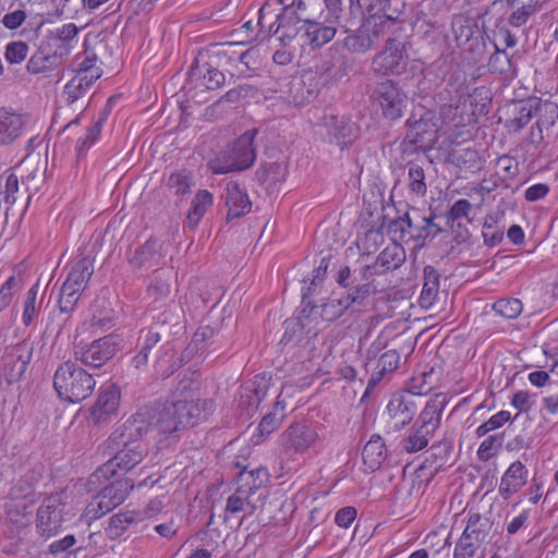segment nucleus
I'll return each instance as SVG.
<instances>
[{
	"label": "nucleus",
	"mask_w": 558,
	"mask_h": 558,
	"mask_svg": "<svg viewBox=\"0 0 558 558\" xmlns=\"http://www.w3.org/2000/svg\"><path fill=\"white\" fill-rule=\"evenodd\" d=\"M214 410L211 399L179 398L163 405L158 412L155 426L163 435H172L207 420Z\"/></svg>",
	"instance_id": "obj_1"
},
{
	"label": "nucleus",
	"mask_w": 558,
	"mask_h": 558,
	"mask_svg": "<svg viewBox=\"0 0 558 558\" xmlns=\"http://www.w3.org/2000/svg\"><path fill=\"white\" fill-rule=\"evenodd\" d=\"M96 386L93 375L74 361L59 364L53 375V389L69 403H78L92 396Z\"/></svg>",
	"instance_id": "obj_2"
},
{
	"label": "nucleus",
	"mask_w": 558,
	"mask_h": 558,
	"mask_svg": "<svg viewBox=\"0 0 558 558\" xmlns=\"http://www.w3.org/2000/svg\"><path fill=\"white\" fill-rule=\"evenodd\" d=\"M256 134V129L244 132L227 149L210 160L209 168L213 173L222 174L248 169L256 159L254 146Z\"/></svg>",
	"instance_id": "obj_3"
},
{
	"label": "nucleus",
	"mask_w": 558,
	"mask_h": 558,
	"mask_svg": "<svg viewBox=\"0 0 558 558\" xmlns=\"http://www.w3.org/2000/svg\"><path fill=\"white\" fill-rule=\"evenodd\" d=\"M336 281L347 289L343 302H347L349 307L360 308L372 295L377 293V288L374 284L375 277L369 267L361 266L352 270L349 266H344L338 271Z\"/></svg>",
	"instance_id": "obj_4"
},
{
	"label": "nucleus",
	"mask_w": 558,
	"mask_h": 558,
	"mask_svg": "<svg viewBox=\"0 0 558 558\" xmlns=\"http://www.w3.org/2000/svg\"><path fill=\"white\" fill-rule=\"evenodd\" d=\"M107 447L113 456L102 465H100L88 478L87 485L97 486L104 481H108L118 470L128 472L140 464L147 453V447L144 444L117 446L107 444Z\"/></svg>",
	"instance_id": "obj_5"
},
{
	"label": "nucleus",
	"mask_w": 558,
	"mask_h": 558,
	"mask_svg": "<svg viewBox=\"0 0 558 558\" xmlns=\"http://www.w3.org/2000/svg\"><path fill=\"white\" fill-rule=\"evenodd\" d=\"M90 489H99L98 494L86 507V515L89 519H98L124 502L130 492L134 488V481L128 477L104 481L100 485L89 486Z\"/></svg>",
	"instance_id": "obj_6"
},
{
	"label": "nucleus",
	"mask_w": 558,
	"mask_h": 558,
	"mask_svg": "<svg viewBox=\"0 0 558 558\" xmlns=\"http://www.w3.org/2000/svg\"><path fill=\"white\" fill-rule=\"evenodd\" d=\"M408 131L400 144L403 154H414L430 149L438 141V126L430 112H425L418 120H408Z\"/></svg>",
	"instance_id": "obj_7"
},
{
	"label": "nucleus",
	"mask_w": 558,
	"mask_h": 558,
	"mask_svg": "<svg viewBox=\"0 0 558 558\" xmlns=\"http://www.w3.org/2000/svg\"><path fill=\"white\" fill-rule=\"evenodd\" d=\"M122 341L121 336L114 332L96 339L88 345L74 351L75 361L93 368H99L121 350Z\"/></svg>",
	"instance_id": "obj_8"
},
{
	"label": "nucleus",
	"mask_w": 558,
	"mask_h": 558,
	"mask_svg": "<svg viewBox=\"0 0 558 558\" xmlns=\"http://www.w3.org/2000/svg\"><path fill=\"white\" fill-rule=\"evenodd\" d=\"M407 65L405 41L397 37H388L385 49L373 58L372 71L381 76L400 75L405 72Z\"/></svg>",
	"instance_id": "obj_9"
},
{
	"label": "nucleus",
	"mask_w": 558,
	"mask_h": 558,
	"mask_svg": "<svg viewBox=\"0 0 558 558\" xmlns=\"http://www.w3.org/2000/svg\"><path fill=\"white\" fill-rule=\"evenodd\" d=\"M149 418L150 413L148 409L140 410L111 433L107 444L117 446L143 444L141 441L142 438L153 426V422Z\"/></svg>",
	"instance_id": "obj_10"
},
{
	"label": "nucleus",
	"mask_w": 558,
	"mask_h": 558,
	"mask_svg": "<svg viewBox=\"0 0 558 558\" xmlns=\"http://www.w3.org/2000/svg\"><path fill=\"white\" fill-rule=\"evenodd\" d=\"M374 99L378 102L383 116L391 121L401 118L408 102L405 93L392 80H385L374 88Z\"/></svg>",
	"instance_id": "obj_11"
},
{
	"label": "nucleus",
	"mask_w": 558,
	"mask_h": 558,
	"mask_svg": "<svg viewBox=\"0 0 558 558\" xmlns=\"http://www.w3.org/2000/svg\"><path fill=\"white\" fill-rule=\"evenodd\" d=\"M151 314L153 323L147 328L157 331L160 337L166 339V342L160 344V351L171 360L174 356V348L170 338L177 333V328L180 325L181 308L177 304L171 303L162 311L157 312L156 308L153 310Z\"/></svg>",
	"instance_id": "obj_12"
},
{
	"label": "nucleus",
	"mask_w": 558,
	"mask_h": 558,
	"mask_svg": "<svg viewBox=\"0 0 558 558\" xmlns=\"http://www.w3.org/2000/svg\"><path fill=\"white\" fill-rule=\"evenodd\" d=\"M385 35V25L368 16L362 25L343 39V46L352 53H365L374 48Z\"/></svg>",
	"instance_id": "obj_13"
},
{
	"label": "nucleus",
	"mask_w": 558,
	"mask_h": 558,
	"mask_svg": "<svg viewBox=\"0 0 558 558\" xmlns=\"http://www.w3.org/2000/svg\"><path fill=\"white\" fill-rule=\"evenodd\" d=\"M318 435L313 426L304 422L291 424L281 435L282 451L291 457L304 453L317 440Z\"/></svg>",
	"instance_id": "obj_14"
},
{
	"label": "nucleus",
	"mask_w": 558,
	"mask_h": 558,
	"mask_svg": "<svg viewBox=\"0 0 558 558\" xmlns=\"http://www.w3.org/2000/svg\"><path fill=\"white\" fill-rule=\"evenodd\" d=\"M121 391L114 384L104 385L99 388L97 398L89 409V418L95 425L110 422L118 415Z\"/></svg>",
	"instance_id": "obj_15"
},
{
	"label": "nucleus",
	"mask_w": 558,
	"mask_h": 558,
	"mask_svg": "<svg viewBox=\"0 0 558 558\" xmlns=\"http://www.w3.org/2000/svg\"><path fill=\"white\" fill-rule=\"evenodd\" d=\"M388 427L399 430L410 424L417 411L415 398L408 391L396 392L387 404Z\"/></svg>",
	"instance_id": "obj_16"
},
{
	"label": "nucleus",
	"mask_w": 558,
	"mask_h": 558,
	"mask_svg": "<svg viewBox=\"0 0 558 558\" xmlns=\"http://www.w3.org/2000/svg\"><path fill=\"white\" fill-rule=\"evenodd\" d=\"M63 506L58 497H48L37 510L36 527L40 535L51 537L61 529Z\"/></svg>",
	"instance_id": "obj_17"
},
{
	"label": "nucleus",
	"mask_w": 558,
	"mask_h": 558,
	"mask_svg": "<svg viewBox=\"0 0 558 558\" xmlns=\"http://www.w3.org/2000/svg\"><path fill=\"white\" fill-rule=\"evenodd\" d=\"M360 7L366 5L368 8L378 7L381 14H371V17H376V23L385 25V34L392 32L391 27L398 25L401 29V24L405 21L404 3L400 0H357Z\"/></svg>",
	"instance_id": "obj_18"
},
{
	"label": "nucleus",
	"mask_w": 558,
	"mask_h": 558,
	"mask_svg": "<svg viewBox=\"0 0 558 558\" xmlns=\"http://www.w3.org/2000/svg\"><path fill=\"white\" fill-rule=\"evenodd\" d=\"M221 329L210 325H202L194 332L185 349V355L198 354L205 357L210 351H216L221 340Z\"/></svg>",
	"instance_id": "obj_19"
},
{
	"label": "nucleus",
	"mask_w": 558,
	"mask_h": 558,
	"mask_svg": "<svg viewBox=\"0 0 558 558\" xmlns=\"http://www.w3.org/2000/svg\"><path fill=\"white\" fill-rule=\"evenodd\" d=\"M323 122L328 131L330 141H335L341 149L351 145L357 136L355 124L344 117L326 113Z\"/></svg>",
	"instance_id": "obj_20"
},
{
	"label": "nucleus",
	"mask_w": 558,
	"mask_h": 558,
	"mask_svg": "<svg viewBox=\"0 0 558 558\" xmlns=\"http://www.w3.org/2000/svg\"><path fill=\"white\" fill-rule=\"evenodd\" d=\"M405 259L407 253L404 247L397 242H392V244L386 246L378 254L374 264L364 265V267H369L371 272L376 277L399 269Z\"/></svg>",
	"instance_id": "obj_21"
},
{
	"label": "nucleus",
	"mask_w": 558,
	"mask_h": 558,
	"mask_svg": "<svg viewBox=\"0 0 558 558\" xmlns=\"http://www.w3.org/2000/svg\"><path fill=\"white\" fill-rule=\"evenodd\" d=\"M267 384L264 377H254L253 380L241 386L238 397V407L246 415L255 411L267 395Z\"/></svg>",
	"instance_id": "obj_22"
},
{
	"label": "nucleus",
	"mask_w": 558,
	"mask_h": 558,
	"mask_svg": "<svg viewBox=\"0 0 558 558\" xmlns=\"http://www.w3.org/2000/svg\"><path fill=\"white\" fill-rule=\"evenodd\" d=\"M163 256L162 244L156 238L150 236L134 251L128 260L134 269H149L159 266Z\"/></svg>",
	"instance_id": "obj_23"
},
{
	"label": "nucleus",
	"mask_w": 558,
	"mask_h": 558,
	"mask_svg": "<svg viewBox=\"0 0 558 558\" xmlns=\"http://www.w3.org/2000/svg\"><path fill=\"white\" fill-rule=\"evenodd\" d=\"M542 106L538 99H526L512 104L510 108L512 117L506 120L505 128L509 133H519L536 116Z\"/></svg>",
	"instance_id": "obj_24"
},
{
	"label": "nucleus",
	"mask_w": 558,
	"mask_h": 558,
	"mask_svg": "<svg viewBox=\"0 0 558 558\" xmlns=\"http://www.w3.org/2000/svg\"><path fill=\"white\" fill-rule=\"evenodd\" d=\"M225 197L226 206L228 207L226 216L228 222L247 215L252 209V202L247 193L238 182L230 181L227 184Z\"/></svg>",
	"instance_id": "obj_25"
},
{
	"label": "nucleus",
	"mask_w": 558,
	"mask_h": 558,
	"mask_svg": "<svg viewBox=\"0 0 558 558\" xmlns=\"http://www.w3.org/2000/svg\"><path fill=\"white\" fill-rule=\"evenodd\" d=\"M66 58V48H56L53 52H49L43 47H39L27 61L26 69L32 74L45 73L59 68Z\"/></svg>",
	"instance_id": "obj_26"
},
{
	"label": "nucleus",
	"mask_w": 558,
	"mask_h": 558,
	"mask_svg": "<svg viewBox=\"0 0 558 558\" xmlns=\"http://www.w3.org/2000/svg\"><path fill=\"white\" fill-rule=\"evenodd\" d=\"M298 33H301L304 44L317 49L333 39L337 29L335 26H327L320 22L304 20L298 27Z\"/></svg>",
	"instance_id": "obj_27"
},
{
	"label": "nucleus",
	"mask_w": 558,
	"mask_h": 558,
	"mask_svg": "<svg viewBox=\"0 0 558 558\" xmlns=\"http://www.w3.org/2000/svg\"><path fill=\"white\" fill-rule=\"evenodd\" d=\"M159 342L165 343L166 339L160 337L157 331L144 328L140 331L136 342L137 353L132 357L131 365L138 371L144 369L148 364L150 352Z\"/></svg>",
	"instance_id": "obj_28"
},
{
	"label": "nucleus",
	"mask_w": 558,
	"mask_h": 558,
	"mask_svg": "<svg viewBox=\"0 0 558 558\" xmlns=\"http://www.w3.org/2000/svg\"><path fill=\"white\" fill-rule=\"evenodd\" d=\"M527 474V469L521 461L511 463L501 476L499 485L500 496L504 499H509L518 493L526 484Z\"/></svg>",
	"instance_id": "obj_29"
},
{
	"label": "nucleus",
	"mask_w": 558,
	"mask_h": 558,
	"mask_svg": "<svg viewBox=\"0 0 558 558\" xmlns=\"http://www.w3.org/2000/svg\"><path fill=\"white\" fill-rule=\"evenodd\" d=\"M400 362V354L396 350H388L381 353L372 367V375L368 379L366 392L373 390L387 374L395 372Z\"/></svg>",
	"instance_id": "obj_30"
},
{
	"label": "nucleus",
	"mask_w": 558,
	"mask_h": 558,
	"mask_svg": "<svg viewBox=\"0 0 558 558\" xmlns=\"http://www.w3.org/2000/svg\"><path fill=\"white\" fill-rule=\"evenodd\" d=\"M386 458L387 448L384 439L377 434L372 435L362 451V460L365 470L375 472L380 468Z\"/></svg>",
	"instance_id": "obj_31"
},
{
	"label": "nucleus",
	"mask_w": 558,
	"mask_h": 558,
	"mask_svg": "<svg viewBox=\"0 0 558 558\" xmlns=\"http://www.w3.org/2000/svg\"><path fill=\"white\" fill-rule=\"evenodd\" d=\"M450 163L470 172L480 171L485 163V160L480 156L478 151L470 147L453 148L448 154Z\"/></svg>",
	"instance_id": "obj_32"
},
{
	"label": "nucleus",
	"mask_w": 558,
	"mask_h": 558,
	"mask_svg": "<svg viewBox=\"0 0 558 558\" xmlns=\"http://www.w3.org/2000/svg\"><path fill=\"white\" fill-rule=\"evenodd\" d=\"M94 272V263L89 257L77 259L71 267L70 272L63 284H66L76 291L83 292Z\"/></svg>",
	"instance_id": "obj_33"
},
{
	"label": "nucleus",
	"mask_w": 558,
	"mask_h": 558,
	"mask_svg": "<svg viewBox=\"0 0 558 558\" xmlns=\"http://www.w3.org/2000/svg\"><path fill=\"white\" fill-rule=\"evenodd\" d=\"M439 274L434 266L427 265L423 269V288L418 303L423 308H430L439 293Z\"/></svg>",
	"instance_id": "obj_34"
},
{
	"label": "nucleus",
	"mask_w": 558,
	"mask_h": 558,
	"mask_svg": "<svg viewBox=\"0 0 558 558\" xmlns=\"http://www.w3.org/2000/svg\"><path fill=\"white\" fill-rule=\"evenodd\" d=\"M23 126L24 121L20 114L0 109V145H8L17 138Z\"/></svg>",
	"instance_id": "obj_35"
},
{
	"label": "nucleus",
	"mask_w": 558,
	"mask_h": 558,
	"mask_svg": "<svg viewBox=\"0 0 558 558\" xmlns=\"http://www.w3.org/2000/svg\"><path fill=\"white\" fill-rule=\"evenodd\" d=\"M113 99H114L113 97H110L107 100L106 105L100 110L97 120L94 122V124L92 126H89L87 129V133H86L85 137L78 138V141L76 143V151L78 155H82L98 138V136L101 132V129H102V124L108 119L109 114L111 113Z\"/></svg>",
	"instance_id": "obj_36"
},
{
	"label": "nucleus",
	"mask_w": 558,
	"mask_h": 558,
	"mask_svg": "<svg viewBox=\"0 0 558 558\" xmlns=\"http://www.w3.org/2000/svg\"><path fill=\"white\" fill-rule=\"evenodd\" d=\"M214 196L207 190H199L191 202V208L186 215V225L189 228H195L208 208L213 206Z\"/></svg>",
	"instance_id": "obj_37"
},
{
	"label": "nucleus",
	"mask_w": 558,
	"mask_h": 558,
	"mask_svg": "<svg viewBox=\"0 0 558 558\" xmlns=\"http://www.w3.org/2000/svg\"><path fill=\"white\" fill-rule=\"evenodd\" d=\"M143 519L135 512H118L110 517L108 526L105 532L110 539H117L133 524L141 522Z\"/></svg>",
	"instance_id": "obj_38"
},
{
	"label": "nucleus",
	"mask_w": 558,
	"mask_h": 558,
	"mask_svg": "<svg viewBox=\"0 0 558 558\" xmlns=\"http://www.w3.org/2000/svg\"><path fill=\"white\" fill-rule=\"evenodd\" d=\"M288 174V170L282 162H269L260 166L255 172V180L259 185L275 186L282 182Z\"/></svg>",
	"instance_id": "obj_39"
},
{
	"label": "nucleus",
	"mask_w": 558,
	"mask_h": 558,
	"mask_svg": "<svg viewBox=\"0 0 558 558\" xmlns=\"http://www.w3.org/2000/svg\"><path fill=\"white\" fill-rule=\"evenodd\" d=\"M286 417V403L276 401L271 410L266 413L257 426L259 438L267 437L281 425Z\"/></svg>",
	"instance_id": "obj_40"
},
{
	"label": "nucleus",
	"mask_w": 558,
	"mask_h": 558,
	"mask_svg": "<svg viewBox=\"0 0 558 558\" xmlns=\"http://www.w3.org/2000/svg\"><path fill=\"white\" fill-rule=\"evenodd\" d=\"M488 71L493 74L501 75L506 78L517 76V66L512 58L504 49H495L494 53L489 57Z\"/></svg>",
	"instance_id": "obj_41"
},
{
	"label": "nucleus",
	"mask_w": 558,
	"mask_h": 558,
	"mask_svg": "<svg viewBox=\"0 0 558 558\" xmlns=\"http://www.w3.org/2000/svg\"><path fill=\"white\" fill-rule=\"evenodd\" d=\"M82 293L66 284H62L58 299V311L61 320L60 328L71 318Z\"/></svg>",
	"instance_id": "obj_42"
},
{
	"label": "nucleus",
	"mask_w": 558,
	"mask_h": 558,
	"mask_svg": "<svg viewBox=\"0 0 558 558\" xmlns=\"http://www.w3.org/2000/svg\"><path fill=\"white\" fill-rule=\"evenodd\" d=\"M493 522L487 515L480 513H470L468 524L463 533L476 541V543L483 544L489 535Z\"/></svg>",
	"instance_id": "obj_43"
},
{
	"label": "nucleus",
	"mask_w": 558,
	"mask_h": 558,
	"mask_svg": "<svg viewBox=\"0 0 558 558\" xmlns=\"http://www.w3.org/2000/svg\"><path fill=\"white\" fill-rule=\"evenodd\" d=\"M476 28L477 26L471 17L464 14H456L452 16L451 31L458 46L469 43L476 32Z\"/></svg>",
	"instance_id": "obj_44"
},
{
	"label": "nucleus",
	"mask_w": 558,
	"mask_h": 558,
	"mask_svg": "<svg viewBox=\"0 0 558 558\" xmlns=\"http://www.w3.org/2000/svg\"><path fill=\"white\" fill-rule=\"evenodd\" d=\"M408 187L410 192L417 197H423L427 193V183L425 170L415 162H408Z\"/></svg>",
	"instance_id": "obj_45"
},
{
	"label": "nucleus",
	"mask_w": 558,
	"mask_h": 558,
	"mask_svg": "<svg viewBox=\"0 0 558 558\" xmlns=\"http://www.w3.org/2000/svg\"><path fill=\"white\" fill-rule=\"evenodd\" d=\"M441 417V407L440 404L433 400L428 401L422 412L418 415L416 421V425L421 426L424 429H427L432 433H435L439 426Z\"/></svg>",
	"instance_id": "obj_46"
},
{
	"label": "nucleus",
	"mask_w": 558,
	"mask_h": 558,
	"mask_svg": "<svg viewBox=\"0 0 558 558\" xmlns=\"http://www.w3.org/2000/svg\"><path fill=\"white\" fill-rule=\"evenodd\" d=\"M268 480L269 473L266 468H256L251 471L244 469L239 475L240 485H244L251 495L264 486Z\"/></svg>",
	"instance_id": "obj_47"
},
{
	"label": "nucleus",
	"mask_w": 558,
	"mask_h": 558,
	"mask_svg": "<svg viewBox=\"0 0 558 558\" xmlns=\"http://www.w3.org/2000/svg\"><path fill=\"white\" fill-rule=\"evenodd\" d=\"M250 497V490H246L244 485H240V487L228 497L226 513L235 514L238 512L245 511L246 508H250L248 514H252L255 510V506L251 504Z\"/></svg>",
	"instance_id": "obj_48"
},
{
	"label": "nucleus",
	"mask_w": 558,
	"mask_h": 558,
	"mask_svg": "<svg viewBox=\"0 0 558 558\" xmlns=\"http://www.w3.org/2000/svg\"><path fill=\"white\" fill-rule=\"evenodd\" d=\"M434 435V433L422 428L418 425H414L410 435L404 438L401 442L404 451L412 453L417 452L424 449L429 441V438Z\"/></svg>",
	"instance_id": "obj_49"
},
{
	"label": "nucleus",
	"mask_w": 558,
	"mask_h": 558,
	"mask_svg": "<svg viewBox=\"0 0 558 558\" xmlns=\"http://www.w3.org/2000/svg\"><path fill=\"white\" fill-rule=\"evenodd\" d=\"M437 378H435L434 368L429 372H423L418 376H414L408 385V392L413 397L424 396L430 392L436 386Z\"/></svg>",
	"instance_id": "obj_50"
},
{
	"label": "nucleus",
	"mask_w": 558,
	"mask_h": 558,
	"mask_svg": "<svg viewBox=\"0 0 558 558\" xmlns=\"http://www.w3.org/2000/svg\"><path fill=\"white\" fill-rule=\"evenodd\" d=\"M171 270H167L160 274H155L150 284L147 288V294L154 301H160L169 296L170 294V279Z\"/></svg>",
	"instance_id": "obj_51"
},
{
	"label": "nucleus",
	"mask_w": 558,
	"mask_h": 558,
	"mask_svg": "<svg viewBox=\"0 0 558 558\" xmlns=\"http://www.w3.org/2000/svg\"><path fill=\"white\" fill-rule=\"evenodd\" d=\"M511 4L517 8L510 14L508 22L514 27L525 24L529 17L536 12L533 0H512Z\"/></svg>",
	"instance_id": "obj_52"
},
{
	"label": "nucleus",
	"mask_w": 558,
	"mask_h": 558,
	"mask_svg": "<svg viewBox=\"0 0 558 558\" xmlns=\"http://www.w3.org/2000/svg\"><path fill=\"white\" fill-rule=\"evenodd\" d=\"M192 184L193 173L187 169H179L173 171L167 180V186L174 190L177 195H184L190 193Z\"/></svg>",
	"instance_id": "obj_53"
},
{
	"label": "nucleus",
	"mask_w": 558,
	"mask_h": 558,
	"mask_svg": "<svg viewBox=\"0 0 558 558\" xmlns=\"http://www.w3.org/2000/svg\"><path fill=\"white\" fill-rule=\"evenodd\" d=\"M493 308L501 317L514 319L521 314L523 305L519 299L509 298L496 301Z\"/></svg>",
	"instance_id": "obj_54"
},
{
	"label": "nucleus",
	"mask_w": 558,
	"mask_h": 558,
	"mask_svg": "<svg viewBox=\"0 0 558 558\" xmlns=\"http://www.w3.org/2000/svg\"><path fill=\"white\" fill-rule=\"evenodd\" d=\"M38 284H34L26 293L22 314V322L25 326H31L39 313V307L36 302Z\"/></svg>",
	"instance_id": "obj_55"
},
{
	"label": "nucleus",
	"mask_w": 558,
	"mask_h": 558,
	"mask_svg": "<svg viewBox=\"0 0 558 558\" xmlns=\"http://www.w3.org/2000/svg\"><path fill=\"white\" fill-rule=\"evenodd\" d=\"M428 453L429 457L426 458V461L433 459V462L436 464L435 469H441L448 462L452 453V445L448 440L439 441L429 448Z\"/></svg>",
	"instance_id": "obj_56"
},
{
	"label": "nucleus",
	"mask_w": 558,
	"mask_h": 558,
	"mask_svg": "<svg viewBox=\"0 0 558 558\" xmlns=\"http://www.w3.org/2000/svg\"><path fill=\"white\" fill-rule=\"evenodd\" d=\"M472 210V204L465 199L461 198L453 203V205L448 210L446 218L447 225L451 228H456V222H459L462 218H468Z\"/></svg>",
	"instance_id": "obj_57"
},
{
	"label": "nucleus",
	"mask_w": 558,
	"mask_h": 558,
	"mask_svg": "<svg viewBox=\"0 0 558 558\" xmlns=\"http://www.w3.org/2000/svg\"><path fill=\"white\" fill-rule=\"evenodd\" d=\"M481 545V543H476L475 539L471 538L469 534L462 533L456 544L453 558H473Z\"/></svg>",
	"instance_id": "obj_58"
},
{
	"label": "nucleus",
	"mask_w": 558,
	"mask_h": 558,
	"mask_svg": "<svg viewBox=\"0 0 558 558\" xmlns=\"http://www.w3.org/2000/svg\"><path fill=\"white\" fill-rule=\"evenodd\" d=\"M435 215L432 214L428 217L421 218V230L420 233H413L416 241L426 243L435 239L440 232L441 228L434 222Z\"/></svg>",
	"instance_id": "obj_59"
},
{
	"label": "nucleus",
	"mask_w": 558,
	"mask_h": 558,
	"mask_svg": "<svg viewBox=\"0 0 558 558\" xmlns=\"http://www.w3.org/2000/svg\"><path fill=\"white\" fill-rule=\"evenodd\" d=\"M349 308L347 302H343V296L340 299H330L322 305V317L325 320L332 322L342 316L344 311Z\"/></svg>",
	"instance_id": "obj_60"
},
{
	"label": "nucleus",
	"mask_w": 558,
	"mask_h": 558,
	"mask_svg": "<svg viewBox=\"0 0 558 558\" xmlns=\"http://www.w3.org/2000/svg\"><path fill=\"white\" fill-rule=\"evenodd\" d=\"M493 45L496 50L513 48L517 45V37L506 26L497 25L493 31Z\"/></svg>",
	"instance_id": "obj_61"
},
{
	"label": "nucleus",
	"mask_w": 558,
	"mask_h": 558,
	"mask_svg": "<svg viewBox=\"0 0 558 558\" xmlns=\"http://www.w3.org/2000/svg\"><path fill=\"white\" fill-rule=\"evenodd\" d=\"M28 53V46L22 40L9 43L5 47L4 58L11 64L22 63Z\"/></svg>",
	"instance_id": "obj_62"
},
{
	"label": "nucleus",
	"mask_w": 558,
	"mask_h": 558,
	"mask_svg": "<svg viewBox=\"0 0 558 558\" xmlns=\"http://www.w3.org/2000/svg\"><path fill=\"white\" fill-rule=\"evenodd\" d=\"M78 33V28L74 23H69L62 25L60 28L56 29V40L58 41L57 48H66L68 56L72 49V40L76 37Z\"/></svg>",
	"instance_id": "obj_63"
},
{
	"label": "nucleus",
	"mask_w": 558,
	"mask_h": 558,
	"mask_svg": "<svg viewBox=\"0 0 558 558\" xmlns=\"http://www.w3.org/2000/svg\"><path fill=\"white\" fill-rule=\"evenodd\" d=\"M502 438L500 435H492L487 437L480 446L477 456L481 461H488L501 448Z\"/></svg>",
	"instance_id": "obj_64"
}]
</instances>
